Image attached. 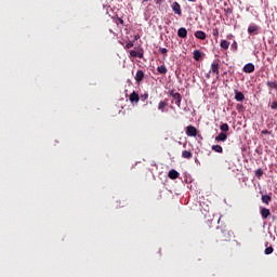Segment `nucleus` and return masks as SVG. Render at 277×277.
<instances>
[{
  "label": "nucleus",
  "instance_id": "nucleus-1",
  "mask_svg": "<svg viewBox=\"0 0 277 277\" xmlns=\"http://www.w3.org/2000/svg\"><path fill=\"white\" fill-rule=\"evenodd\" d=\"M215 237L217 241H230V239H233V232L226 229V226L217 227Z\"/></svg>",
  "mask_w": 277,
  "mask_h": 277
},
{
  "label": "nucleus",
  "instance_id": "nucleus-2",
  "mask_svg": "<svg viewBox=\"0 0 277 277\" xmlns=\"http://www.w3.org/2000/svg\"><path fill=\"white\" fill-rule=\"evenodd\" d=\"M210 72H213L214 75H216V79H220V61H214L211 64Z\"/></svg>",
  "mask_w": 277,
  "mask_h": 277
},
{
  "label": "nucleus",
  "instance_id": "nucleus-3",
  "mask_svg": "<svg viewBox=\"0 0 277 277\" xmlns=\"http://www.w3.org/2000/svg\"><path fill=\"white\" fill-rule=\"evenodd\" d=\"M170 96H172L173 101H175V105L177 107H181V101H183V96H181V93H175L174 90L169 92Z\"/></svg>",
  "mask_w": 277,
  "mask_h": 277
},
{
  "label": "nucleus",
  "instance_id": "nucleus-4",
  "mask_svg": "<svg viewBox=\"0 0 277 277\" xmlns=\"http://www.w3.org/2000/svg\"><path fill=\"white\" fill-rule=\"evenodd\" d=\"M186 135H188V137H196V135H198V129L194 126L186 127Z\"/></svg>",
  "mask_w": 277,
  "mask_h": 277
},
{
  "label": "nucleus",
  "instance_id": "nucleus-5",
  "mask_svg": "<svg viewBox=\"0 0 277 277\" xmlns=\"http://www.w3.org/2000/svg\"><path fill=\"white\" fill-rule=\"evenodd\" d=\"M171 8L174 14H177V16H183V11L181 10V4L179 2H173Z\"/></svg>",
  "mask_w": 277,
  "mask_h": 277
},
{
  "label": "nucleus",
  "instance_id": "nucleus-6",
  "mask_svg": "<svg viewBox=\"0 0 277 277\" xmlns=\"http://www.w3.org/2000/svg\"><path fill=\"white\" fill-rule=\"evenodd\" d=\"M235 98L238 103H243V101H246V96L238 90H235Z\"/></svg>",
  "mask_w": 277,
  "mask_h": 277
},
{
  "label": "nucleus",
  "instance_id": "nucleus-7",
  "mask_svg": "<svg viewBox=\"0 0 277 277\" xmlns=\"http://www.w3.org/2000/svg\"><path fill=\"white\" fill-rule=\"evenodd\" d=\"M260 213H261V216L263 217V220H267V217H269V215H272V212L267 208H262Z\"/></svg>",
  "mask_w": 277,
  "mask_h": 277
},
{
  "label": "nucleus",
  "instance_id": "nucleus-8",
  "mask_svg": "<svg viewBox=\"0 0 277 277\" xmlns=\"http://www.w3.org/2000/svg\"><path fill=\"white\" fill-rule=\"evenodd\" d=\"M195 38H197L198 40H207V34L202 30H197L195 32Z\"/></svg>",
  "mask_w": 277,
  "mask_h": 277
},
{
  "label": "nucleus",
  "instance_id": "nucleus-9",
  "mask_svg": "<svg viewBox=\"0 0 277 277\" xmlns=\"http://www.w3.org/2000/svg\"><path fill=\"white\" fill-rule=\"evenodd\" d=\"M243 72L250 74L254 72V64L248 63L243 66Z\"/></svg>",
  "mask_w": 277,
  "mask_h": 277
},
{
  "label": "nucleus",
  "instance_id": "nucleus-10",
  "mask_svg": "<svg viewBox=\"0 0 277 277\" xmlns=\"http://www.w3.org/2000/svg\"><path fill=\"white\" fill-rule=\"evenodd\" d=\"M223 11L225 12L226 16L233 14V6L228 4V2H224Z\"/></svg>",
  "mask_w": 277,
  "mask_h": 277
},
{
  "label": "nucleus",
  "instance_id": "nucleus-11",
  "mask_svg": "<svg viewBox=\"0 0 277 277\" xmlns=\"http://www.w3.org/2000/svg\"><path fill=\"white\" fill-rule=\"evenodd\" d=\"M130 102L131 103H140V94H137L135 91H133L130 94Z\"/></svg>",
  "mask_w": 277,
  "mask_h": 277
},
{
  "label": "nucleus",
  "instance_id": "nucleus-12",
  "mask_svg": "<svg viewBox=\"0 0 277 277\" xmlns=\"http://www.w3.org/2000/svg\"><path fill=\"white\" fill-rule=\"evenodd\" d=\"M228 140V135L226 133L221 132L217 136H215V142H226Z\"/></svg>",
  "mask_w": 277,
  "mask_h": 277
},
{
  "label": "nucleus",
  "instance_id": "nucleus-13",
  "mask_svg": "<svg viewBox=\"0 0 277 277\" xmlns=\"http://www.w3.org/2000/svg\"><path fill=\"white\" fill-rule=\"evenodd\" d=\"M130 55H131V57H138L140 60L144 58V53L137 52L135 50H131Z\"/></svg>",
  "mask_w": 277,
  "mask_h": 277
},
{
  "label": "nucleus",
  "instance_id": "nucleus-14",
  "mask_svg": "<svg viewBox=\"0 0 277 277\" xmlns=\"http://www.w3.org/2000/svg\"><path fill=\"white\" fill-rule=\"evenodd\" d=\"M179 38H187V29L185 27H181L177 30Z\"/></svg>",
  "mask_w": 277,
  "mask_h": 277
},
{
  "label": "nucleus",
  "instance_id": "nucleus-15",
  "mask_svg": "<svg viewBox=\"0 0 277 277\" xmlns=\"http://www.w3.org/2000/svg\"><path fill=\"white\" fill-rule=\"evenodd\" d=\"M193 55L195 62H200V60L202 58V53L199 50H195L193 52Z\"/></svg>",
  "mask_w": 277,
  "mask_h": 277
},
{
  "label": "nucleus",
  "instance_id": "nucleus-16",
  "mask_svg": "<svg viewBox=\"0 0 277 277\" xmlns=\"http://www.w3.org/2000/svg\"><path fill=\"white\" fill-rule=\"evenodd\" d=\"M144 80V71L143 70H137L135 75V81L140 83L141 81Z\"/></svg>",
  "mask_w": 277,
  "mask_h": 277
},
{
  "label": "nucleus",
  "instance_id": "nucleus-17",
  "mask_svg": "<svg viewBox=\"0 0 277 277\" xmlns=\"http://www.w3.org/2000/svg\"><path fill=\"white\" fill-rule=\"evenodd\" d=\"M166 107H168V100H163V101L159 102V104H158L159 111L163 113V109H166Z\"/></svg>",
  "mask_w": 277,
  "mask_h": 277
},
{
  "label": "nucleus",
  "instance_id": "nucleus-18",
  "mask_svg": "<svg viewBox=\"0 0 277 277\" xmlns=\"http://www.w3.org/2000/svg\"><path fill=\"white\" fill-rule=\"evenodd\" d=\"M169 179H171L172 181L179 179V172L172 169L171 171H169Z\"/></svg>",
  "mask_w": 277,
  "mask_h": 277
},
{
  "label": "nucleus",
  "instance_id": "nucleus-19",
  "mask_svg": "<svg viewBox=\"0 0 277 277\" xmlns=\"http://www.w3.org/2000/svg\"><path fill=\"white\" fill-rule=\"evenodd\" d=\"M157 72H159V75H166L168 72V68L166 67V65L158 66Z\"/></svg>",
  "mask_w": 277,
  "mask_h": 277
},
{
  "label": "nucleus",
  "instance_id": "nucleus-20",
  "mask_svg": "<svg viewBox=\"0 0 277 277\" xmlns=\"http://www.w3.org/2000/svg\"><path fill=\"white\" fill-rule=\"evenodd\" d=\"M262 202L264 205H269L272 202V196H269V195H262Z\"/></svg>",
  "mask_w": 277,
  "mask_h": 277
},
{
  "label": "nucleus",
  "instance_id": "nucleus-21",
  "mask_svg": "<svg viewBox=\"0 0 277 277\" xmlns=\"http://www.w3.org/2000/svg\"><path fill=\"white\" fill-rule=\"evenodd\" d=\"M256 31H259V26H256V25H250L249 27H248V34H256Z\"/></svg>",
  "mask_w": 277,
  "mask_h": 277
},
{
  "label": "nucleus",
  "instance_id": "nucleus-22",
  "mask_svg": "<svg viewBox=\"0 0 277 277\" xmlns=\"http://www.w3.org/2000/svg\"><path fill=\"white\" fill-rule=\"evenodd\" d=\"M228 47H230V42L226 40L221 41V48L224 49V51H228Z\"/></svg>",
  "mask_w": 277,
  "mask_h": 277
},
{
  "label": "nucleus",
  "instance_id": "nucleus-23",
  "mask_svg": "<svg viewBox=\"0 0 277 277\" xmlns=\"http://www.w3.org/2000/svg\"><path fill=\"white\" fill-rule=\"evenodd\" d=\"M182 157H183V159H192V157H193L192 151H189V150L182 151Z\"/></svg>",
  "mask_w": 277,
  "mask_h": 277
},
{
  "label": "nucleus",
  "instance_id": "nucleus-24",
  "mask_svg": "<svg viewBox=\"0 0 277 277\" xmlns=\"http://www.w3.org/2000/svg\"><path fill=\"white\" fill-rule=\"evenodd\" d=\"M212 150H214V153H220V154L224 153V149L222 148L221 145H213Z\"/></svg>",
  "mask_w": 277,
  "mask_h": 277
},
{
  "label": "nucleus",
  "instance_id": "nucleus-25",
  "mask_svg": "<svg viewBox=\"0 0 277 277\" xmlns=\"http://www.w3.org/2000/svg\"><path fill=\"white\" fill-rule=\"evenodd\" d=\"M266 85L271 88L272 90H277V82L276 81H267Z\"/></svg>",
  "mask_w": 277,
  "mask_h": 277
},
{
  "label": "nucleus",
  "instance_id": "nucleus-26",
  "mask_svg": "<svg viewBox=\"0 0 277 277\" xmlns=\"http://www.w3.org/2000/svg\"><path fill=\"white\" fill-rule=\"evenodd\" d=\"M220 129H221V131H223V133L228 132V129H229L228 123H222L220 126Z\"/></svg>",
  "mask_w": 277,
  "mask_h": 277
},
{
  "label": "nucleus",
  "instance_id": "nucleus-27",
  "mask_svg": "<svg viewBox=\"0 0 277 277\" xmlns=\"http://www.w3.org/2000/svg\"><path fill=\"white\" fill-rule=\"evenodd\" d=\"M274 252V247H267L265 250H264V254L266 255H269Z\"/></svg>",
  "mask_w": 277,
  "mask_h": 277
},
{
  "label": "nucleus",
  "instance_id": "nucleus-28",
  "mask_svg": "<svg viewBox=\"0 0 277 277\" xmlns=\"http://www.w3.org/2000/svg\"><path fill=\"white\" fill-rule=\"evenodd\" d=\"M255 176L256 179H261V176H263V169L255 170Z\"/></svg>",
  "mask_w": 277,
  "mask_h": 277
},
{
  "label": "nucleus",
  "instance_id": "nucleus-29",
  "mask_svg": "<svg viewBox=\"0 0 277 277\" xmlns=\"http://www.w3.org/2000/svg\"><path fill=\"white\" fill-rule=\"evenodd\" d=\"M159 53H161L162 55H168V49L159 48Z\"/></svg>",
  "mask_w": 277,
  "mask_h": 277
},
{
  "label": "nucleus",
  "instance_id": "nucleus-30",
  "mask_svg": "<svg viewBox=\"0 0 277 277\" xmlns=\"http://www.w3.org/2000/svg\"><path fill=\"white\" fill-rule=\"evenodd\" d=\"M212 36H214L215 38H217V36H220V30H217V28H214L212 30Z\"/></svg>",
  "mask_w": 277,
  "mask_h": 277
},
{
  "label": "nucleus",
  "instance_id": "nucleus-31",
  "mask_svg": "<svg viewBox=\"0 0 277 277\" xmlns=\"http://www.w3.org/2000/svg\"><path fill=\"white\" fill-rule=\"evenodd\" d=\"M126 49H133V41L128 42Z\"/></svg>",
  "mask_w": 277,
  "mask_h": 277
},
{
  "label": "nucleus",
  "instance_id": "nucleus-32",
  "mask_svg": "<svg viewBox=\"0 0 277 277\" xmlns=\"http://www.w3.org/2000/svg\"><path fill=\"white\" fill-rule=\"evenodd\" d=\"M141 100L142 101H147L148 100V93H145V94L141 95Z\"/></svg>",
  "mask_w": 277,
  "mask_h": 277
},
{
  "label": "nucleus",
  "instance_id": "nucleus-33",
  "mask_svg": "<svg viewBox=\"0 0 277 277\" xmlns=\"http://www.w3.org/2000/svg\"><path fill=\"white\" fill-rule=\"evenodd\" d=\"M271 107H272V109H277V102H273Z\"/></svg>",
  "mask_w": 277,
  "mask_h": 277
},
{
  "label": "nucleus",
  "instance_id": "nucleus-34",
  "mask_svg": "<svg viewBox=\"0 0 277 277\" xmlns=\"http://www.w3.org/2000/svg\"><path fill=\"white\" fill-rule=\"evenodd\" d=\"M262 134H263V135H269V131H268V130H263V131H262Z\"/></svg>",
  "mask_w": 277,
  "mask_h": 277
},
{
  "label": "nucleus",
  "instance_id": "nucleus-35",
  "mask_svg": "<svg viewBox=\"0 0 277 277\" xmlns=\"http://www.w3.org/2000/svg\"><path fill=\"white\" fill-rule=\"evenodd\" d=\"M232 49L237 50V42H234V43L232 44Z\"/></svg>",
  "mask_w": 277,
  "mask_h": 277
},
{
  "label": "nucleus",
  "instance_id": "nucleus-36",
  "mask_svg": "<svg viewBox=\"0 0 277 277\" xmlns=\"http://www.w3.org/2000/svg\"><path fill=\"white\" fill-rule=\"evenodd\" d=\"M156 5H161V0H155Z\"/></svg>",
  "mask_w": 277,
  "mask_h": 277
},
{
  "label": "nucleus",
  "instance_id": "nucleus-37",
  "mask_svg": "<svg viewBox=\"0 0 277 277\" xmlns=\"http://www.w3.org/2000/svg\"><path fill=\"white\" fill-rule=\"evenodd\" d=\"M220 222H222V216H220V219L217 220V224H220Z\"/></svg>",
  "mask_w": 277,
  "mask_h": 277
},
{
  "label": "nucleus",
  "instance_id": "nucleus-38",
  "mask_svg": "<svg viewBox=\"0 0 277 277\" xmlns=\"http://www.w3.org/2000/svg\"><path fill=\"white\" fill-rule=\"evenodd\" d=\"M188 1H190V2H193V3L196 2V0H188Z\"/></svg>",
  "mask_w": 277,
  "mask_h": 277
},
{
  "label": "nucleus",
  "instance_id": "nucleus-39",
  "mask_svg": "<svg viewBox=\"0 0 277 277\" xmlns=\"http://www.w3.org/2000/svg\"><path fill=\"white\" fill-rule=\"evenodd\" d=\"M119 23H123V21H122V19H120V21H119Z\"/></svg>",
  "mask_w": 277,
  "mask_h": 277
},
{
  "label": "nucleus",
  "instance_id": "nucleus-40",
  "mask_svg": "<svg viewBox=\"0 0 277 277\" xmlns=\"http://www.w3.org/2000/svg\"><path fill=\"white\" fill-rule=\"evenodd\" d=\"M209 77H210V76H209V74H208V75H207V79H209Z\"/></svg>",
  "mask_w": 277,
  "mask_h": 277
}]
</instances>
